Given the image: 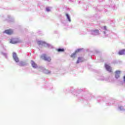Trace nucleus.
I'll use <instances>...</instances> for the list:
<instances>
[{"label": "nucleus", "instance_id": "obj_1", "mask_svg": "<svg viewBox=\"0 0 125 125\" xmlns=\"http://www.w3.org/2000/svg\"><path fill=\"white\" fill-rule=\"evenodd\" d=\"M13 58L14 61L16 62L17 65L20 66V67H22L23 66H26L27 65V63L24 62H19V58L17 57L16 53L14 52L13 53Z\"/></svg>", "mask_w": 125, "mask_h": 125}, {"label": "nucleus", "instance_id": "obj_2", "mask_svg": "<svg viewBox=\"0 0 125 125\" xmlns=\"http://www.w3.org/2000/svg\"><path fill=\"white\" fill-rule=\"evenodd\" d=\"M37 43L39 44V45L45 46V47H48V48H53L52 45H51V44L47 43L43 41H38Z\"/></svg>", "mask_w": 125, "mask_h": 125}, {"label": "nucleus", "instance_id": "obj_3", "mask_svg": "<svg viewBox=\"0 0 125 125\" xmlns=\"http://www.w3.org/2000/svg\"><path fill=\"white\" fill-rule=\"evenodd\" d=\"M103 30H104V33L103 37L104 38H106V37H108L109 35H110V31L109 30L107 29V27L105 26H104L103 27Z\"/></svg>", "mask_w": 125, "mask_h": 125}, {"label": "nucleus", "instance_id": "obj_4", "mask_svg": "<svg viewBox=\"0 0 125 125\" xmlns=\"http://www.w3.org/2000/svg\"><path fill=\"white\" fill-rule=\"evenodd\" d=\"M41 57L44 61H47V62H50L51 61V58L44 54H43Z\"/></svg>", "mask_w": 125, "mask_h": 125}, {"label": "nucleus", "instance_id": "obj_5", "mask_svg": "<svg viewBox=\"0 0 125 125\" xmlns=\"http://www.w3.org/2000/svg\"><path fill=\"white\" fill-rule=\"evenodd\" d=\"M90 34L92 36H98L100 35V32L98 29H93L90 31Z\"/></svg>", "mask_w": 125, "mask_h": 125}, {"label": "nucleus", "instance_id": "obj_6", "mask_svg": "<svg viewBox=\"0 0 125 125\" xmlns=\"http://www.w3.org/2000/svg\"><path fill=\"white\" fill-rule=\"evenodd\" d=\"M39 68H40V69H41L42 71V72H43L44 73V74L49 75V74H50V73H51V71H50V70L46 69L45 68H44V67L40 66Z\"/></svg>", "mask_w": 125, "mask_h": 125}, {"label": "nucleus", "instance_id": "obj_7", "mask_svg": "<svg viewBox=\"0 0 125 125\" xmlns=\"http://www.w3.org/2000/svg\"><path fill=\"white\" fill-rule=\"evenodd\" d=\"M10 43H12L13 44H14L15 43H17L18 42H19V40L17 38H12L10 42Z\"/></svg>", "mask_w": 125, "mask_h": 125}, {"label": "nucleus", "instance_id": "obj_8", "mask_svg": "<svg viewBox=\"0 0 125 125\" xmlns=\"http://www.w3.org/2000/svg\"><path fill=\"white\" fill-rule=\"evenodd\" d=\"M4 33H5V34H7V35H12V34H13V30L11 29H8L5 30Z\"/></svg>", "mask_w": 125, "mask_h": 125}, {"label": "nucleus", "instance_id": "obj_9", "mask_svg": "<svg viewBox=\"0 0 125 125\" xmlns=\"http://www.w3.org/2000/svg\"><path fill=\"white\" fill-rule=\"evenodd\" d=\"M105 67L106 68V70L108 71V72H109V73H111V72H112V67H111V66H110L109 65L105 64Z\"/></svg>", "mask_w": 125, "mask_h": 125}, {"label": "nucleus", "instance_id": "obj_10", "mask_svg": "<svg viewBox=\"0 0 125 125\" xmlns=\"http://www.w3.org/2000/svg\"><path fill=\"white\" fill-rule=\"evenodd\" d=\"M31 64L34 69H37L38 68V65L33 61H31Z\"/></svg>", "mask_w": 125, "mask_h": 125}, {"label": "nucleus", "instance_id": "obj_11", "mask_svg": "<svg viewBox=\"0 0 125 125\" xmlns=\"http://www.w3.org/2000/svg\"><path fill=\"white\" fill-rule=\"evenodd\" d=\"M121 74V71L117 70L115 72V78L116 79H119L120 78V75Z\"/></svg>", "mask_w": 125, "mask_h": 125}, {"label": "nucleus", "instance_id": "obj_12", "mask_svg": "<svg viewBox=\"0 0 125 125\" xmlns=\"http://www.w3.org/2000/svg\"><path fill=\"white\" fill-rule=\"evenodd\" d=\"M82 50V49H78L76 51L75 53H73L71 56V57L72 58H75L76 57V53H77V52H80V51Z\"/></svg>", "mask_w": 125, "mask_h": 125}, {"label": "nucleus", "instance_id": "obj_13", "mask_svg": "<svg viewBox=\"0 0 125 125\" xmlns=\"http://www.w3.org/2000/svg\"><path fill=\"white\" fill-rule=\"evenodd\" d=\"M118 110L122 112L125 111V106L124 105H119L118 106Z\"/></svg>", "mask_w": 125, "mask_h": 125}, {"label": "nucleus", "instance_id": "obj_14", "mask_svg": "<svg viewBox=\"0 0 125 125\" xmlns=\"http://www.w3.org/2000/svg\"><path fill=\"white\" fill-rule=\"evenodd\" d=\"M119 55H125V49L121 50L118 52Z\"/></svg>", "mask_w": 125, "mask_h": 125}, {"label": "nucleus", "instance_id": "obj_15", "mask_svg": "<svg viewBox=\"0 0 125 125\" xmlns=\"http://www.w3.org/2000/svg\"><path fill=\"white\" fill-rule=\"evenodd\" d=\"M66 16V20L69 22H71L72 21V20H71V17H70V15L68 14H65Z\"/></svg>", "mask_w": 125, "mask_h": 125}, {"label": "nucleus", "instance_id": "obj_16", "mask_svg": "<svg viewBox=\"0 0 125 125\" xmlns=\"http://www.w3.org/2000/svg\"><path fill=\"white\" fill-rule=\"evenodd\" d=\"M83 60L82 58H78V60H77L76 63L77 64H79V63H81V62H83Z\"/></svg>", "mask_w": 125, "mask_h": 125}, {"label": "nucleus", "instance_id": "obj_17", "mask_svg": "<svg viewBox=\"0 0 125 125\" xmlns=\"http://www.w3.org/2000/svg\"><path fill=\"white\" fill-rule=\"evenodd\" d=\"M100 81H107V79L104 78L103 76H101L99 78Z\"/></svg>", "mask_w": 125, "mask_h": 125}, {"label": "nucleus", "instance_id": "obj_18", "mask_svg": "<svg viewBox=\"0 0 125 125\" xmlns=\"http://www.w3.org/2000/svg\"><path fill=\"white\" fill-rule=\"evenodd\" d=\"M65 50L64 48H59L57 49V51H58V52H63Z\"/></svg>", "mask_w": 125, "mask_h": 125}, {"label": "nucleus", "instance_id": "obj_19", "mask_svg": "<svg viewBox=\"0 0 125 125\" xmlns=\"http://www.w3.org/2000/svg\"><path fill=\"white\" fill-rule=\"evenodd\" d=\"M46 11H47V12H50V11H51V7H46Z\"/></svg>", "mask_w": 125, "mask_h": 125}, {"label": "nucleus", "instance_id": "obj_20", "mask_svg": "<svg viewBox=\"0 0 125 125\" xmlns=\"http://www.w3.org/2000/svg\"><path fill=\"white\" fill-rule=\"evenodd\" d=\"M2 55H4L5 58H7V54L4 53H2Z\"/></svg>", "mask_w": 125, "mask_h": 125}, {"label": "nucleus", "instance_id": "obj_21", "mask_svg": "<svg viewBox=\"0 0 125 125\" xmlns=\"http://www.w3.org/2000/svg\"><path fill=\"white\" fill-rule=\"evenodd\" d=\"M123 82H124V83H125V75L123 77Z\"/></svg>", "mask_w": 125, "mask_h": 125}, {"label": "nucleus", "instance_id": "obj_22", "mask_svg": "<svg viewBox=\"0 0 125 125\" xmlns=\"http://www.w3.org/2000/svg\"><path fill=\"white\" fill-rule=\"evenodd\" d=\"M66 9L67 11H70V8L68 7H66Z\"/></svg>", "mask_w": 125, "mask_h": 125}, {"label": "nucleus", "instance_id": "obj_23", "mask_svg": "<svg viewBox=\"0 0 125 125\" xmlns=\"http://www.w3.org/2000/svg\"><path fill=\"white\" fill-rule=\"evenodd\" d=\"M70 0V1H71L72 2L75 1V0Z\"/></svg>", "mask_w": 125, "mask_h": 125}, {"label": "nucleus", "instance_id": "obj_24", "mask_svg": "<svg viewBox=\"0 0 125 125\" xmlns=\"http://www.w3.org/2000/svg\"><path fill=\"white\" fill-rule=\"evenodd\" d=\"M108 105H111V104H109Z\"/></svg>", "mask_w": 125, "mask_h": 125}]
</instances>
